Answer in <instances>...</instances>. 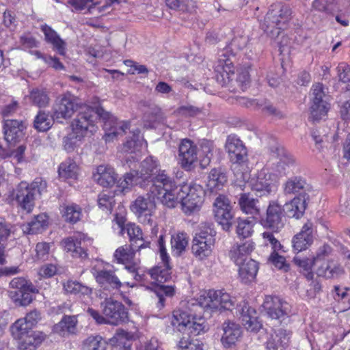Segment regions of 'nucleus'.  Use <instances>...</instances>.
Returning <instances> with one entry per match:
<instances>
[{
	"mask_svg": "<svg viewBox=\"0 0 350 350\" xmlns=\"http://www.w3.org/2000/svg\"><path fill=\"white\" fill-rule=\"evenodd\" d=\"M237 265L239 266V275L242 282L247 284L255 279L258 270V264L256 261L250 258Z\"/></svg>",
	"mask_w": 350,
	"mask_h": 350,
	"instance_id": "nucleus-40",
	"label": "nucleus"
},
{
	"mask_svg": "<svg viewBox=\"0 0 350 350\" xmlns=\"http://www.w3.org/2000/svg\"><path fill=\"white\" fill-rule=\"evenodd\" d=\"M273 180L271 174L267 169H262L252 178L250 176L247 181L242 182L241 185L244 186L246 183H249L252 190L259 192L261 196L270 194Z\"/></svg>",
	"mask_w": 350,
	"mask_h": 350,
	"instance_id": "nucleus-21",
	"label": "nucleus"
},
{
	"mask_svg": "<svg viewBox=\"0 0 350 350\" xmlns=\"http://www.w3.org/2000/svg\"><path fill=\"white\" fill-rule=\"evenodd\" d=\"M293 262L302 269L304 274L306 278L310 280L313 278V273L312 271V267L313 265H317L319 262V255L312 258H301L299 256H296L293 258Z\"/></svg>",
	"mask_w": 350,
	"mask_h": 350,
	"instance_id": "nucleus-46",
	"label": "nucleus"
},
{
	"mask_svg": "<svg viewBox=\"0 0 350 350\" xmlns=\"http://www.w3.org/2000/svg\"><path fill=\"white\" fill-rule=\"evenodd\" d=\"M29 332V334L17 340L20 350H34L44 340L45 335L42 332Z\"/></svg>",
	"mask_w": 350,
	"mask_h": 350,
	"instance_id": "nucleus-39",
	"label": "nucleus"
},
{
	"mask_svg": "<svg viewBox=\"0 0 350 350\" xmlns=\"http://www.w3.org/2000/svg\"><path fill=\"white\" fill-rule=\"evenodd\" d=\"M135 251H139L137 247H132L131 244L129 246L124 245L118 247L113 256L118 263L126 265L133 259Z\"/></svg>",
	"mask_w": 350,
	"mask_h": 350,
	"instance_id": "nucleus-48",
	"label": "nucleus"
},
{
	"mask_svg": "<svg viewBox=\"0 0 350 350\" xmlns=\"http://www.w3.org/2000/svg\"><path fill=\"white\" fill-rule=\"evenodd\" d=\"M53 120L44 111H40L36 116L33 126L39 131L44 132L48 131L52 126Z\"/></svg>",
	"mask_w": 350,
	"mask_h": 350,
	"instance_id": "nucleus-55",
	"label": "nucleus"
},
{
	"mask_svg": "<svg viewBox=\"0 0 350 350\" xmlns=\"http://www.w3.org/2000/svg\"><path fill=\"white\" fill-rule=\"evenodd\" d=\"M30 99L32 103L39 107H44L49 103V97L44 90L33 89L30 93Z\"/></svg>",
	"mask_w": 350,
	"mask_h": 350,
	"instance_id": "nucleus-57",
	"label": "nucleus"
},
{
	"mask_svg": "<svg viewBox=\"0 0 350 350\" xmlns=\"http://www.w3.org/2000/svg\"><path fill=\"white\" fill-rule=\"evenodd\" d=\"M262 308L268 317L272 319L282 321L290 312L289 304L278 297L267 296Z\"/></svg>",
	"mask_w": 350,
	"mask_h": 350,
	"instance_id": "nucleus-20",
	"label": "nucleus"
},
{
	"mask_svg": "<svg viewBox=\"0 0 350 350\" xmlns=\"http://www.w3.org/2000/svg\"><path fill=\"white\" fill-rule=\"evenodd\" d=\"M299 168L295 159L290 154L282 152L280 154L278 161L273 163L272 170L280 176L293 174Z\"/></svg>",
	"mask_w": 350,
	"mask_h": 350,
	"instance_id": "nucleus-26",
	"label": "nucleus"
},
{
	"mask_svg": "<svg viewBox=\"0 0 350 350\" xmlns=\"http://www.w3.org/2000/svg\"><path fill=\"white\" fill-rule=\"evenodd\" d=\"M178 152L181 167L187 171L191 170L198 159L196 146L189 139H183L179 145Z\"/></svg>",
	"mask_w": 350,
	"mask_h": 350,
	"instance_id": "nucleus-22",
	"label": "nucleus"
},
{
	"mask_svg": "<svg viewBox=\"0 0 350 350\" xmlns=\"http://www.w3.org/2000/svg\"><path fill=\"white\" fill-rule=\"evenodd\" d=\"M187 304H184L182 308L175 310L173 312L172 325L176 327L180 331L181 328L187 329V326L191 324V321L193 319V315L189 310L187 308Z\"/></svg>",
	"mask_w": 350,
	"mask_h": 350,
	"instance_id": "nucleus-41",
	"label": "nucleus"
},
{
	"mask_svg": "<svg viewBox=\"0 0 350 350\" xmlns=\"http://www.w3.org/2000/svg\"><path fill=\"white\" fill-rule=\"evenodd\" d=\"M81 139H79V136L77 135V133H75L74 131L72 133L64 137L63 139L64 150L68 152H72L77 147V142Z\"/></svg>",
	"mask_w": 350,
	"mask_h": 350,
	"instance_id": "nucleus-64",
	"label": "nucleus"
},
{
	"mask_svg": "<svg viewBox=\"0 0 350 350\" xmlns=\"http://www.w3.org/2000/svg\"><path fill=\"white\" fill-rule=\"evenodd\" d=\"M224 334L221 342L224 347L230 348L236 344L242 336V330L240 325L229 320L222 324Z\"/></svg>",
	"mask_w": 350,
	"mask_h": 350,
	"instance_id": "nucleus-29",
	"label": "nucleus"
},
{
	"mask_svg": "<svg viewBox=\"0 0 350 350\" xmlns=\"http://www.w3.org/2000/svg\"><path fill=\"white\" fill-rule=\"evenodd\" d=\"M253 225L251 221L246 219H239L237 226V233L240 238H247L251 236L253 232Z\"/></svg>",
	"mask_w": 350,
	"mask_h": 350,
	"instance_id": "nucleus-60",
	"label": "nucleus"
},
{
	"mask_svg": "<svg viewBox=\"0 0 350 350\" xmlns=\"http://www.w3.org/2000/svg\"><path fill=\"white\" fill-rule=\"evenodd\" d=\"M78 323L77 315H64L62 320L53 327V332L65 336L66 334H74Z\"/></svg>",
	"mask_w": 350,
	"mask_h": 350,
	"instance_id": "nucleus-43",
	"label": "nucleus"
},
{
	"mask_svg": "<svg viewBox=\"0 0 350 350\" xmlns=\"http://www.w3.org/2000/svg\"><path fill=\"white\" fill-rule=\"evenodd\" d=\"M325 96L321 83H317L312 87V103L310 107V118L312 120L323 118L329 109V104L323 99Z\"/></svg>",
	"mask_w": 350,
	"mask_h": 350,
	"instance_id": "nucleus-18",
	"label": "nucleus"
},
{
	"mask_svg": "<svg viewBox=\"0 0 350 350\" xmlns=\"http://www.w3.org/2000/svg\"><path fill=\"white\" fill-rule=\"evenodd\" d=\"M227 176L221 168L212 169L208 176L206 191L210 193H217L227 183Z\"/></svg>",
	"mask_w": 350,
	"mask_h": 350,
	"instance_id": "nucleus-31",
	"label": "nucleus"
},
{
	"mask_svg": "<svg viewBox=\"0 0 350 350\" xmlns=\"http://www.w3.org/2000/svg\"><path fill=\"white\" fill-rule=\"evenodd\" d=\"M129 237L132 247H137L138 250L150 247V242L144 241L141 228L135 224H127L125 227Z\"/></svg>",
	"mask_w": 350,
	"mask_h": 350,
	"instance_id": "nucleus-42",
	"label": "nucleus"
},
{
	"mask_svg": "<svg viewBox=\"0 0 350 350\" xmlns=\"http://www.w3.org/2000/svg\"><path fill=\"white\" fill-rule=\"evenodd\" d=\"M187 308L193 313V319L191 324L187 326L189 332L194 336H198L202 333H205L209 329L208 323L205 321L204 313H211L209 310L202 306L198 299H192L187 301Z\"/></svg>",
	"mask_w": 350,
	"mask_h": 350,
	"instance_id": "nucleus-15",
	"label": "nucleus"
},
{
	"mask_svg": "<svg viewBox=\"0 0 350 350\" xmlns=\"http://www.w3.org/2000/svg\"><path fill=\"white\" fill-rule=\"evenodd\" d=\"M94 180L103 187H110L116 183L117 175L113 168L99 165L97 167L96 173L94 174Z\"/></svg>",
	"mask_w": 350,
	"mask_h": 350,
	"instance_id": "nucleus-38",
	"label": "nucleus"
},
{
	"mask_svg": "<svg viewBox=\"0 0 350 350\" xmlns=\"http://www.w3.org/2000/svg\"><path fill=\"white\" fill-rule=\"evenodd\" d=\"M200 303L208 310H232L234 301L230 295L221 291L209 290L202 294L199 298Z\"/></svg>",
	"mask_w": 350,
	"mask_h": 350,
	"instance_id": "nucleus-13",
	"label": "nucleus"
},
{
	"mask_svg": "<svg viewBox=\"0 0 350 350\" xmlns=\"http://www.w3.org/2000/svg\"><path fill=\"white\" fill-rule=\"evenodd\" d=\"M313 224L310 221L306 223L301 231L296 234L293 239V247L297 252L306 250L313 242Z\"/></svg>",
	"mask_w": 350,
	"mask_h": 350,
	"instance_id": "nucleus-24",
	"label": "nucleus"
},
{
	"mask_svg": "<svg viewBox=\"0 0 350 350\" xmlns=\"http://www.w3.org/2000/svg\"><path fill=\"white\" fill-rule=\"evenodd\" d=\"M291 333L284 329H278L271 334L267 342L268 350H284L289 343Z\"/></svg>",
	"mask_w": 350,
	"mask_h": 350,
	"instance_id": "nucleus-32",
	"label": "nucleus"
},
{
	"mask_svg": "<svg viewBox=\"0 0 350 350\" xmlns=\"http://www.w3.org/2000/svg\"><path fill=\"white\" fill-rule=\"evenodd\" d=\"M41 30L44 34L46 41L52 44L53 50L60 55H65L66 44L57 32L47 25H42Z\"/></svg>",
	"mask_w": 350,
	"mask_h": 350,
	"instance_id": "nucleus-36",
	"label": "nucleus"
},
{
	"mask_svg": "<svg viewBox=\"0 0 350 350\" xmlns=\"http://www.w3.org/2000/svg\"><path fill=\"white\" fill-rule=\"evenodd\" d=\"M312 137L315 142L316 148L321 151L328 141V133L323 132L320 129L314 130L312 132Z\"/></svg>",
	"mask_w": 350,
	"mask_h": 350,
	"instance_id": "nucleus-61",
	"label": "nucleus"
},
{
	"mask_svg": "<svg viewBox=\"0 0 350 350\" xmlns=\"http://www.w3.org/2000/svg\"><path fill=\"white\" fill-rule=\"evenodd\" d=\"M213 211L215 221L221 226L223 230H230L232 227L234 212L229 198L222 194L217 196L213 204Z\"/></svg>",
	"mask_w": 350,
	"mask_h": 350,
	"instance_id": "nucleus-12",
	"label": "nucleus"
},
{
	"mask_svg": "<svg viewBox=\"0 0 350 350\" xmlns=\"http://www.w3.org/2000/svg\"><path fill=\"white\" fill-rule=\"evenodd\" d=\"M158 163L152 157H147L141 163L140 170H131L124 175V180L118 182V187L121 192H126L133 185H139L146 189L150 180L158 173Z\"/></svg>",
	"mask_w": 350,
	"mask_h": 350,
	"instance_id": "nucleus-6",
	"label": "nucleus"
},
{
	"mask_svg": "<svg viewBox=\"0 0 350 350\" xmlns=\"http://www.w3.org/2000/svg\"><path fill=\"white\" fill-rule=\"evenodd\" d=\"M174 196V207L180 203L183 211L191 215L200 211L205 195V191L200 185H183L178 189Z\"/></svg>",
	"mask_w": 350,
	"mask_h": 350,
	"instance_id": "nucleus-8",
	"label": "nucleus"
},
{
	"mask_svg": "<svg viewBox=\"0 0 350 350\" xmlns=\"http://www.w3.org/2000/svg\"><path fill=\"white\" fill-rule=\"evenodd\" d=\"M239 103L246 106L247 107L251 106H258L262 111L268 115L274 116L278 118H282L283 116L282 113L274 107L267 100H262L260 102L256 100H250L246 98H241L239 100Z\"/></svg>",
	"mask_w": 350,
	"mask_h": 350,
	"instance_id": "nucleus-45",
	"label": "nucleus"
},
{
	"mask_svg": "<svg viewBox=\"0 0 350 350\" xmlns=\"http://www.w3.org/2000/svg\"><path fill=\"white\" fill-rule=\"evenodd\" d=\"M64 288L67 293L71 294L88 295L92 293L91 288L76 281H68L64 284Z\"/></svg>",
	"mask_w": 350,
	"mask_h": 350,
	"instance_id": "nucleus-58",
	"label": "nucleus"
},
{
	"mask_svg": "<svg viewBox=\"0 0 350 350\" xmlns=\"http://www.w3.org/2000/svg\"><path fill=\"white\" fill-rule=\"evenodd\" d=\"M249 42V37L246 35L234 36L228 46L221 51L218 61L215 66L216 79L222 85L229 81L230 75L234 72L233 59L236 53L245 49Z\"/></svg>",
	"mask_w": 350,
	"mask_h": 350,
	"instance_id": "nucleus-3",
	"label": "nucleus"
},
{
	"mask_svg": "<svg viewBox=\"0 0 350 350\" xmlns=\"http://www.w3.org/2000/svg\"><path fill=\"white\" fill-rule=\"evenodd\" d=\"M238 204L243 213L251 215L252 217L260 215L258 200L252 198L249 193H243L240 194Z\"/></svg>",
	"mask_w": 350,
	"mask_h": 350,
	"instance_id": "nucleus-37",
	"label": "nucleus"
},
{
	"mask_svg": "<svg viewBox=\"0 0 350 350\" xmlns=\"http://www.w3.org/2000/svg\"><path fill=\"white\" fill-rule=\"evenodd\" d=\"M47 216L40 214L36 216L31 221L23 226V230L27 234H37L42 231L47 226Z\"/></svg>",
	"mask_w": 350,
	"mask_h": 350,
	"instance_id": "nucleus-47",
	"label": "nucleus"
},
{
	"mask_svg": "<svg viewBox=\"0 0 350 350\" xmlns=\"http://www.w3.org/2000/svg\"><path fill=\"white\" fill-rule=\"evenodd\" d=\"M149 191L164 206L174 208V196L177 193L178 186L174 178L165 170H159L158 173L150 180Z\"/></svg>",
	"mask_w": 350,
	"mask_h": 350,
	"instance_id": "nucleus-5",
	"label": "nucleus"
},
{
	"mask_svg": "<svg viewBox=\"0 0 350 350\" xmlns=\"http://www.w3.org/2000/svg\"><path fill=\"white\" fill-rule=\"evenodd\" d=\"M82 240H84V234H77L64 239L61 245L66 252L70 253L72 257L85 259L88 258V253L81 246Z\"/></svg>",
	"mask_w": 350,
	"mask_h": 350,
	"instance_id": "nucleus-28",
	"label": "nucleus"
},
{
	"mask_svg": "<svg viewBox=\"0 0 350 350\" xmlns=\"http://www.w3.org/2000/svg\"><path fill=\"white\" fill-rule=\"evenodd\" d=\"M160 256L163 263V267L157 266L151 269L149 273L154 280L152 283L156 284L154 293L158 299L157 308L161 310L165 306V297H172L174 295V288L172 286L163 285V284L171 278L169 265L170 257L167 254L164 245L163 236H160L158 240Z\"/></svg>",
	"mask_w": 350,
	"mask_h": 350,
	"instance_id": "nucleus-2",
	"label": "nucleus"
},
{
	"mask_svg": "<svg viewBox=\"0 0 350 350\" xmlns=\"http://www.w3.org/2000/svg\"><path fill=\"white\" fill-rule=\"evenodd\" d=\"M215 242L206 240L192 241L191 251L193 255L200 260H204L209 256L213 251Z\"/></svg>",
	"mask_w": 350,
	"mask_h": 350,
	"instance_id": "nucleus-44",
	"label": "nucleus"
},
{
	"mask_svg": "<svg viewBox=\"0 0 350 350\" xmlns=\"http://www.w3.org/2000/svg\"><path fill=\"white\" fill-rule=\"evenodd\" d=\"M254 243L247 241L242 244L234 245L229 252V256L236 265L247 261L249 258L247 256L253 251Z\"/></svg>",
	"mask_w": 350,
	"mask_h": 350,
	"instance_id": "nucleus-33",
	"label": "nucleus"
},
{
	"mask_svg": "<svg viewBox=\"0 0 350 350\" xmlns=\"http://www.w3.org/2000/svg\"><path fill=\"white\" fill-rule=\"evenodd\" d=\"M10 287L9 297L20 306L29 305L33 300L31 293L36 291L34 286L23 278H14L10 282Z\"/></svg>",
	"mask_w": 350,
	"mask_h": 350,
	"instance_id": "nucleus-10",
	"label": "nucleus"
},
{
	"mask_svg": "<svg viewBox=\"0 0 350 350\" xmlns=\"http://www.w3.org/2000/svg\"><path fill=\"white\" fill-rule=\"evenodd\" d=\"M317 265L316 273L319 277L334 279L345 273V269L338 262L333 260H322L321 255H319V264Z\"/></svg>",
	"mask_w": 350,
	"mask_h": 350,
	"instance_id": "nucleus-25",
	"label": "nucleus"
},
{
	"mask_svg": "<svg viewBox=\"0 0 350 350\" xmlns=\"http://www.w3.org/2000/svg\"><path fill=\"white\" fill-rule=\"evenodd\" d=\"M172 248L176 256H180L186 249L188 245V237L187 234L181 232L172 237Z\"/></svg>",
	"mask_w": 350,
	"mask_h": 350,
	"instance_id": "nucleus-53",
	"label": "nucleus"
},
{
	"mask_svg": "<svg viewBox=\"0 0 350 350\" xmlns=\"http://www.w3.org/2000/svg\"><path fill=\"white\" fill-rule=\"evenodd\" d=\"M215 235L216 231L213 228V224L212 223L203 222L200 224L193 239L215 242Z\"/></svg>",
	"mask_w": 350,
	"mask_h": 350,
	"instance_id": "nucleus-49",
	"label": "nucleus"
},
{
	"mask_svg": "<svg viewBox=\"0 0 350 350\" xmlns=\"http://www.w3.org/2000/svg\"><path fill=\"white\" fill-rule=\"evenodd\" d=\"M11 333L15 340H18L21 337L30 333L29 331H33L32 328L25 321L22 319H18L11 327Z\"/></svg>",
	"mask_w": 350,
	"mask_h": 350,
	"instance_id": "nucleus-56",
	"label": "nucleus"
},
{
	"mask_svg": "<svg viewBox=\"0 0 350 350\" xmlns=\"http://www.w3.org/2000/svg\"><path fill=\"white\" fill-rule=\"evenodd\" d=\"M61 211L65 221L72 224L77 222L81 215V208L74 204L62 205Z\"/></svg>",
	"mask_w": 350,
	"mask_h": 350,
	"instance_id": "nucleus-50",
	"label": "nucleus"
},
{
	"mask_svg": "<svg viewBox=\"0 0 350 350\" xmlns=\"http://www.w3.org/2000/svg\"><path fill=\"white\" fill-rule=\"evenodd\" d=\"M25 122L18 120H5L4 121V137L6 142L11 146L20 142L25 135Z\"/></svg>",
	"mask_w": 350,
	"mask_h": 350,
	"instance_id": "nucleus-23",
	"label": "nucleus"
},
{
	"mask_svg": "<svg viewBox=\"0 0 350 350\" xmlns=\"http://www.w3.org/2000/svg\"><path fill=\"white\" fill-rule=\"evenodd\" d=\"M114 198L105 193H101L98 198V204L103 211H111L114 204Z\"/></svg>",
	"mask_w": 350,
	"mask_h": 350,
	"instance_id": "nucleus-62",
	"label": "nucleus"
},
{
	"mask_svg": "<svg viewBox=\"0 0 350 350\" xmlns=\"http://www.w3.org/2000/svg\"><path fill=\"white\" fill-rule=\"evenodd\" d=\"M225 148L228 153L230 160L232 162V167L235 182L241 185L242 182L250 179V171L247 167V152L243 142L236 135H229L226 139Z\"/></svg>",
	"mask_w": 350,
	"mask_h": 350,
	"instance_id": "nucleus-4",
	"label": "nucleus"
},
{
	"mask_svg": "<svg viewBox=\"0 0 350 350\" xmlns=\"http://www.w3.org/2000/svg\"><path fill=\"white\" fill-rule=\"evenodd\" d=\"M148 197L139 196L131 204V211L137 216L142 224H150L152 222V211L154 208V199L147 193Z\"/></svg>",
	"mask_w": 350,
	"mask_h": 350,
	"instance_id": "nucleus-19",
	"label": "nucleus"
},
{
	"mask_svg": "<svg viewBox=\"0 0 350 350\" xmlns=\"http://www.w3.org/2000/svg\"><path fill=\"white\" fill-rule=\"evenodd\" d=\"M238 310L241 314L242 324L247 331L257 332L262 328V323L256 317V311L254 308L243 302L238 306Z\"/></svg>",
	"mask_w": 350,
	"mask_h": 350,
	"instance_id": "nucleus-27",
	"label": "nucleus"
},
{
	"mask_svg": "<svg viewBox=\"0 0 350 350\" xmlns=\"http://www.w3.org/2000/svg\"><path fill=\"white\" fill-rule=\"evenodd\" d=\"M291 15V10L288 5L281 3H274L260 23V27L271 38L276 39L286 28Z\"/></svg>",
	"mask_w": 350,
	"mask_h": 350,
	"instance_id": "nucleus-7",
	"label": "nucleus"
},
{
	"mask_svg": "<svg viewBox=\"0 0 350 350\" xmlns=\"http://www.w3.org/2000/svg\"><path fill=\"white\" fill-rule=\"evenodd\" d=\"M77 109V104L70 93L58 97L53 107V118L57 121L70 118Z\"/></svg>",
	"mask_w": 350,
	"mask_h": 350,
	"instance_id": "nucleus-17",
	"label": "nucleus"
},
{
	"mask_svg": "<svg viewBox=\"0 0 350 350\" xmlns=\"http://www.w3.org/2000/svg\"><path fill=\"white\" fill-rule=\"evenodd\" d=\"M92 273L100 287L109 293H116L119 291L122 284L116 275L115 270L107 269H92Z\"/></svg>",
	"mask_w": 350,
	"mask_h": 350,
	"instance_id": "nucleus-16",
	"label": "nucleus"
},
{
	"mask_svg": "<svg viewBox=\"0 0 350 350\" xmlns=\"http://www.w3.org/2000/svg\"><path fill=\"white\" fill-rule=\"evenodd\" d=\"M77 170L76 163L71 159H68L60 164L58 173L59 176L64 179L76 178Z\"/></svg>",
	"mask_w": 350,
	"mask_h": 350,
	"instance_id": "nucleus-52",
	"label": "nucleus"
},
{
	"mask_svg": "<svg viewBox=\"0 0 350 350\" xmlns=\"http://www.w3.org/2000/svg\"><path fill=\"white\" fill-rule=\"evenodd\" d=\"M335 1L336 0H314L312 7L319 12L331 13L336 9Z\"/></svg>",
	"mask_w": 350,
	"mask_h": 350,
	"instance_id": "nucleus-59",
	"label": "nucleus"
},
{
	"mask_svg": "<svg viewBox=\"0 0 350 350\" xmlns=\"http://www.w3.org/2000/svg\"><path fill=\"white\" fill-rule=\"evenodd\" d=\"M144 142L139 129L133 131L131 139H128L123 145V151L125 152H135L139 150Z\"/></svg>",
	"mask_w": 350,
	"mask_h": 350,
	"instance_id": "nucleus-54",
	"label": "nucleus"
},
{
	"mask_svg": "<svg viewBox=\"0 0 350 350\" xmlns=\"http://www.w3.org/2000/svg\"><path fill=\"white\" fill-rule=\"evenodd\" d=\"M107 342L99 335L88 336L83 342V350H106Z\"/></svg>",
	"mask_w": 350,
	"mask_h": 350,
	"instance_id": "nucleus-51",
	"label": "nucleus"
},
{
	"mask_svg": "<svg viewBox=\"0 0 350 350\" xmlns=\"http://www.w3.org/2000/svg\"><path fill=\"white\" fill-rule=\"evenodd\" d=\"M46 188V183L41 178H36L30 185L21 182L16 190V200L23 209L29 213L34 206L36 196Z\"/></svg>",
	"mask_w": 350,
	"mask_h": 350,
	"instance_id": "nucleus-9",
	"label": "nucleus"
},
{
	"mask_svg": "<svg viewBox=\"0 0 350 350\" xmlns=\"http://www.w3.org/2000/svg\"><path fill=\"white\" fill-rule=\"evenodd\" d=\"M98 118L104 121V129L107 131L105 135L106 142H110L118 135H123L130 128L129 122H121L116 126H111V115L102 107L98 106L95 109L86 107L80 111L72 122V131L77 133L79 139L89 133L92 135L97 130L95 121Z\"/></svg>",
	"mask_w": 350,
	"mask_h": 350,
	"instance_id": "nucleus-1",
	"label": "nucleus"
},
{
	"mask_svg": "<svg viewBox=\"0 0 350 350\" xmlns=\"http://www.w3.org/2000/svg\"><path fill=\"white\" fill-rule=\"evenodd\" d=\"M134 334L122 329H117L114 336L110 339L111 350H131V341Z\"/></svg>",
	"mask_w": 350,
	"mask_h": 350,
	"instance_id": "nucleus-34",
	"label": "nucleus"
},
{
	"mask_svg": "<svg viewBox=\"0 0 350 350\" xmlns=\"http://www.w3.org/2000/svg\"><path fill=\"white\" fill-rule=\"evenodd\" d=\"M163 114L161 110L155 105L149 107V109L146 111L144 118L150 123L159 121L162 119Z\"/></svg>",
	"mask_w": 350,
	"mask_h": 350,
	"instance_id": "nucleus-63",
	"label": "nucleus"
},
{
	"mask_svg": "<svg viewBox=\"0 0 350 350\" xmlns=\"http://www.w3.org/2000/svg\"><path fill=\"white\" fill-rule=\"evenodd\" d=\"M309 200L308 193L299 194L289 202L285 204L287 215L289 217L299 219L301 217L307 206Z\"/></svg>",
	"mask_w": 350,
	"mask_h": 350,
	"instance_id": "nucleus-30",
	"label": "nucleus"
},
{
	"mask_svg": "<svg viewBox=\"0 0 350 350\" xmlns=\"http://www.w3.org/2000/svg\"><path fill=\"white\" fill-rule=\"evenodd\" d=\"M100 308L105 324L118 325L128 320L126 308L118 301L107 298L100 304Z\"/></svg>",
	"mask_w": 350,
	"mask_h": 350,
	"instance_id": "nucleus-11",
	"label": "nucleus"
},
{
	"mask_svg": "<svg viewBox=\"0 0 350 350\" xmlns=\"http://www.w3.org/2000/svg\"><path fill=\"white\" fill-rule=\"evenodd\" d=\"M285 194H303L310 191V187L301 176H293L288 178L283 185Z\"/></svg>",
	"mask_w": 350,
	"mask_h": 350,
	"instance_id": "nucleus-35",
	"label": "nucleus"
},
{
	"mask_svg": "<svg viewBox=\"0 0 350 350\" xmlns=\"http://www.w3.org/2000/svg\"><path fill=\"white\" fill-rule=\"evenodd\" d=\"M284 206L278 200H271L265 213L260 216V223L265 228L278 232L284 227Z\"/></svg>",
	"mask_w": 350,
	"mask_h": 350,
	"instance_id": "nucleus-14",
	"label": "nucleus"
}]
</instances>
